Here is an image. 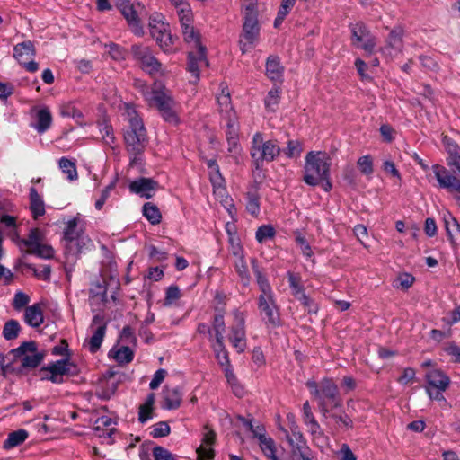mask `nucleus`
Returning a JSON list of instances; mask_svg holds the SVG:
<instances>
[{
  "label": "nucleus",
  "instance_id": "393cba45",
  "mask_svg": "<svg viewBox=\"0 0 460 460\" xmlns=\"http://www.w3.org/2000/svg\"><path fill=\"white\" fill-rule=\"evenodd\" d=\"M182 401L181 390L175 387L165 386L163 390V408L175 410L180 407Z\"/></svg>",
  "mask_w": 460,
  "mask_h": 460
},
{
  "label": "nucleus",
  "instance_id": "052dcab7",
  "mask_svg": "<svg viewBox=\"0 0 460 460\" xmlns=\"http://www.w3.org/2000/svg\"><path fill=\"white\" fill-rule=\"evenodd\" d=\"M303 419L305 423L311 429H316L319 428V425L314 419V416L312 412V408L308 402H305L303 404Z\"/></svg>",
  "mask_w": 460,
  "mask_h": 460
},
{
  "label": "nucleus",
  "instance_id": "c85d7f7f",
  "mask_svg": "<svg viewBox=\"0 0 460 460\" xmlns=\"http://www.w3.org/2000/svg\"><path fill=\"white\" fill-rule=\"evenodd\" d=\"M253 438L259 443L263 455L269 460H279L276 455L277 447L274 440L266 433H253Z\"/></svg>",
  "mask_w": 460,
  "mask_h": 460
},
{
  "label": "nucleus",
  "instance_id": "69168bd1",
  "mask_svg": "<svg viewBox=\"0 0 460 460\" xmlns=\"http://www.w3.org/2000/svg\"><path fill=\"white\" fill-rule=\"evenodd\" d=\"M181 297V290L177 286H170L166 289L165 298L164 305L166 306L172 305Z\"/></svg>",
  "mask_w": 460,
  "mask_h": 460
},
{
  "label": "nucleus",
  "instance_id": "1a4fd4ad",
  "mask_svg": "<svg viewBox=\"0 0 460 460\" xmlns=\"http://www.w3.org/2000/svg\"><path fill=\"white\" fill-rule=\"evenodd\" d=\"M64 241L68 249L73 250L75 247L77 252H80L91 242L84 233V224L76 217L67 222L64 230Z\"/></svg>",
  "mask_w": 460,
  "mask_h": 460
},
{
  "label": "nucleus",
  "instance_id": "49530a36",
  "mask_svg": "<svg viewBox=\"0 0 460 460\" xmlns=\"http://www.w3.org/2000/svg\"><path fill=\"white\" fill-rule=\"evenodd\" d=\"M235 270L243 286H248L251 281L248 266L244 261V257L236 258L234 261Z\"/></svg>",
  "mask_w": 460,
  "mask_h": 460
},
{
  "label": "nucleus",
  "instance_id": "6e6552de",
  "mask_svg": "<svg viewBox=\"0 0 460 460\" xmlns=\"http://www.w3.org/2000/svg\"><path fill=\"white\" fill-rule=\"evenodd\" d=\"M425 391L431 400L444 401L443 393L449 387L450 377L441 369L433 368L425 375Z\"/></svg>",
  "mask_w": 460,
  "mask_h": 460
},
{
  "label": "nucleus",
  "instance_id": "0e129e2a",
  "mask_svg": "<svg viewBox=\"0 0 460 460\" xmlns=\"http://www.w3.org/2000/svg\"><path fill=\"white\" fill-rule=\"evenodd\" d=\"M117 180L114 179L110 184H108L104 190H102L101 197L95 201V208L98 210H101L105 204L106 200L109 199L111 192L114 190L116 186Z\"/></svg>",
  "mask_w": 460,
  "mask_h": 460
},
{
  "label": "nucleus",
  "instance_id": "423d86ee",
  "mask_svg": "<svg viewBox=\"0 0 460 460\" xmlns=\"http://www.w3.org/2000/svg\"><path fill=\"white\" fill-rule=\"evenodd\" d=\"M260 29L256 4L250 3L245 7L243 31L239 40L242 53L244 54L255 48L259 41Z\"/></svg>",
  "mask_w": 460,
  "mask_h": 460
},
{
  "label": "nucleus",
  "instance_id": "2f4dec72",
  "mask_svg": "<svg viewBox=\"0 0 460 460\" xmlns=\"http://www.w3.org/2000/svg\"><path fill=\"white\" fill-rule=\"evenodd\" d=\"M287 440L291 447V455L296 458L301 452L310 448L303 433H287Z\"/></svg>",
  "mask_w": 460,
  "mask_h": 460
},
{
  "label": "nucleus",
  "instance_id": "338daca9",
  "mask_svg": "<svg viewBox=\"0 0 460 460\" xmlns=\"http://www.w3.org/2000/svg\"><path fill=\"white\" fill-rule=\"evenodd\" d=\"M153 457L154 460H178L176 456L166 448L159 446L153 448Z\"/></svg>",
  "mask_w": 460,
  "mask_h": 460
},
{
  "label": "nucleus",
  "instance_id": "a18cd8bd",
  "mask_svg": "<svg viewBox=\"0 0 460 460\" xmlns=\"http://www.w3.org/2000/svg\"><path fill=\"white\" fill-rule=\"evenodd\" d=\"M207 165L209 170V178L213 186L217 188L222 187L225 181L220 173L217 163L211 159L207 162Z\"/></svg>",
  "mask_w": 460,
  "mask_h": 460
},
{
  "label": "nucleus",
  "instance_id": "8fccbe9b",
  "mask_svg": "<svg viewBox=\"0 0 460 460\" xmlns=\"http://www.w3.org/2000/svg\"><path fill=\"white\" fill-rule=\"evenodd\" d=\"M230 225H226V232L229 235L230 252L235 258L243 256V250L239 238L232 234Z\"/></svg>",
  "mask_w": 460,
  "mask_h": 460
},
{
  "label": "nucleus",
  "instance_id": "f8f14e48",
  "mask_svg": "<svg viewBox=\"0 0 460 460\" xmlns=\"http://www.w3.org/2000/svg\"><path fill=\"white\" fill-rule=\"evenodd\" d=\"M431 168L439 188L445 189L452 193L457 204L460 206V179L445 166L438 164H433Z\"/></svg>",
  "mask_w": 460,
  "mask_h": 460
},
{
  "label": "nucleus",
  "instance_id": "3c124183",
  "mask_svg": "<svg viewBox=\"0 0 460 460\" xmlns=\"http://www.w3.org/2000/svg\"><path fill=\"white\" fill-rule=\"evenodd\" d=\"M235 426L243 429L245 431H261L262 428L253 423V418L248 414L246 417L238 415L235 419Z\"/></svg>",
  "mask_w": 460,
  "mask_h": 460
},
{
  "label": "nucleus",
  "instance_id": "7c9ffc66",
  "mask_svg": "<svg viewBox=\"0 0 460 460\" xmlns=\"http://www.w3.org/2000/svg\"><path fill=\"white\" fill-rule=\"evenodd\" d=\"M30 210L32 215V217L37 220L40 217H42L45 210V203L41 198V196L38 193L37 190L34 187L30 189Z\"/></svg>",
  "mask_w": 460,
  "mask_h": 460
},
{
  "label": "nucleus",
  "instance_id": "603ef678",
  "mask_svg": "<svg viewBox=\"0 0 460 460\" xmlns=\"http://www.w3.org/2000/svg\"><path fill=\"white\" fill-rule=\"evenodd\" d=\"M59 167L62 172L66 174V177L69 181H74L77 179V171L76 166L74 162L71 160L62 157L59 160Z\"/></svg>",
  "mask_w": 460,
  "mask_h": 460
},
{
  "label": "nucleus",
  "instance_id": "58836bf2",
  "mask_svg": "<svg viewBox=\"0 0 460 460\" xmlns=\"http://www.w3.org/2000/svg\"><path fill=\"white\" fill-rule=\"evenodd\" d=\"M98 127L104 145L111 149H115L117 146V140L112 126L106 121H102L98 124Z\"/></svg>",
  "mask_w": 460,
  "mask_h": 460
},
{
  "label": "nucleus",
  "instance_id": "0eeeda50",
  "mask_svg": "<svg viewBox=\"0 0 460 460\" xmlns=\"http://www.w3.org/2000/svg\"><path fill=\"white\" fill-rule=\"evenodd\" d=\"M162 18V15L158 13L150 16L148 24L150 35L164 52H172L175 50L176 39L172 37L169 25L164 22Z\"/></svg>",
  "mask_w": 460,
  "mask_h": 460
},
{
  "label": "nucleus",
  "instance_id": "5fc2aeb1",
  "mask_svg": "<svg viewBox=\"0 0 460 460\" xmlns=\"http://www.w3.org/2000/svg\"><path fill=\"white\" fill-rule=\"evenodd\" d=\"M275 234L276 231L272 226L262 225L257 229L255 238L258 243H262L267 240L273 238Z\"/></svg>",
  "mask_w": 460,
  "mask_h": 460
},
{
  "label": "nucleus",
  "instance_id": "680f3d73",
  "mask_svg": "<svg viewBox=\"0 0 460 460\" xmlns=\"http://www.w3.org/2000/svg\"><path fill=\"white\" fill-rule=\"evenodd\" d=\"M357 164L360 172L365 175L372 174L373 169V159L371 155H367L359 157L357 161Z\"/></svg>",
  "mask_w": 460,
  "mask_h": 460
},
{
  "label": "nucleus",
  "instance_id": "a19ab883",
  "mask_svg": "<svg viewBox=\"0 0 460 460\" xmlns=\"http://www.w3.org/2000/svg\"><path fill=\"white\" fill-rule=\"evenodd\" d=\"M225 376L227 384L231 386V389L235 396L241 398L244 395L245 390L240 384L238 378L234 373L233 367L224 368Z\"/></svg>",
  "mask_w": 460,
  "mask_h": 460
},
{
  "label": "nucleus",
  "instance_id": "412c9836",
  "mask_svg": "<svg viewBox=\"0 0 460 460\" xmlns=\"http://www.w3.org/2000/svg\"><path fill=\"white\" fill-rule=\"evenodd\" d=\"M128 188L132 193H136L148 199L153 197L155 191L157 190L158 183L153 179L140 177L131 181Z\"/></svg>",
  "mask_w": 460,
  "mask_h": 460
},
{
  "label": "nucleus",
  "instance_id": "2eb2a0df",
  "mask_svg": "<svg viewBox=\"0 0 460 460\" xmlns=\"http://www.w3.org/2000/svg\"><path fill=\"white\" fill-rule=\"evenodd\" d=\"M107 324L108 323L103 314H98L93 317L92 323L90 325L92 336L89 340L85 341V342H87L88 349L92 353H95L101 348L106 333Z\"/></svg>",
  "mask_w": 460,
  "mask_h": 460
},
{
  "label": "nucleus",
  "instance_id": "c9c22d12",
  "mask_svg": "<svg viewBox=\"0 0 460 460\" xmlns=\"http://www.w3.org/2000/svg\"><path fill=\"white\" fill-rule=\"evenodd\" d=\"M284 68L278 57H269L266 62V75L272 81H279L283 75Z\"/></svg>",
  "mask_w": 460,
  "mask_h": 460
},
{
  "label": "nucleus",
  "instance_id": "bf43d9fd",
  "mask_svg": "<svg viewBox=\"0 0 460 460\" xmlns=\"http://www.w3.org/2000/svg\"><path fill=\"white\" fill-rule=\"evenodd\" d=\"M414 280L415 278L411 274L404 272L397 277L394 287L402 290H407L413 285Z\"/></svg>",
  "mask_w": 460,
  "mask_h": 460
},
{
  "label": "nucleus",
  "instance_id": "4c0bfd02",
  "mask_svg": "<svg viewBox=\"0 0 460 460\" xmlns=\"http://www.w3.org/2000/svg\"><path fill=\"white\" fill-rule=\"evenodd\" d=\"M214 339L216 341H224V333L226 331V323L224 319V312L217 310L214 315L212 325L210 326Z\"/></svg>",
  "mask_w": 460,
  "mask_h": 460
},
{
  "label": "nucleus",
  "instance_id": "aec40b11",
  "mask_svg": "<svg viewBox=\"0 0 460 460\" xmlns=\"http://www.w3.org/2000/svg\"><path fill=\"white\" fill-rule=\"evenodd\" d=\"M140 4H123L121 7V13L127 20V22L131 31L138 37L144 35V28L138 18L137 8H140Z\"/></svg>",
  "mask_w": 460,
  "mask_h": 460
},
{
  "label": "nucleus",
  "instance_id": "b1692460",
  "mask_svg": "<svg viewBox=\"0 0 460 460\" xmlns=\"http://www.w3.org/2000/svg\"><path fill=\"white\" fill-rule=\"evenodd\" d=\"M32 111L36 121L31 124V127L39 134L46 132L51 127L53 120L49 108L47 106L34 107Z\"/></svg>",
  "mask_w": 460,
  "mask_h": 460
},
{
  "label": "nucleus",
  "instance_id": "e433bc0d",
  "mask_svg": "<svg viewBox=\"0 0 460 460\" xmlns=\"http://www.w3.org/2000/svg\"><path fill=\"white\" fill-rule=\"evenodd\" d=\"M109 354L112 356L115 361L119 365L128 364L134 358V352L128 345L113 348L110 350Z\"/></svg>",
  "mask_w": 460,
  "mask_h": 460
},
{
  "label": "nucleus",
  "instance_id": "4d7b16f0",
  "mask_svg": "<svg viewBox=\"0 0 460 460\" xmlns=\"http://www.w3.org/2000/svg\"><path fill=\"white\" fill-rule=\"evenodd\" d=\"M29 303L30 296L22 291H17L14 294L12 305L15 311L20 312L22 309H25Z\"/></svg>",
  "mask_w": 460,
  "mask_h": 460
},
{
  "label": "nucleus",
  "instance_id": "4be33fe9",
  "mask_svg": "<svg viewBox=\"0 0 460 460\" xmlns=\"http://www.w3.org/2000/svg\"><path fill=\"white\" fill-rule=\"evenodd\" d=\"M443 146L447 154V165L460 176V146L451 137L445 136L442 139Z\"/></svg>",
  "mask_w": 460,
  "mask_h": 460
},
{
  "label": "nucleus",
  "instance_id": "dca6fc26",
  "mask_svg": "<svg viewBox=\"0 0 460 460\" xmlns=\"http://www.w3.org/2000/svg\"><path fill=\"white\" fill-rule=\"evenodd\" d=\"M16 357H21V363L23 367H37L43 357L37 351V346L34 341H25L17 349L13 350Z\"/></svg>",
  "mask_w": 460,
  "mask_h": 460
},
{
  "label": "nucleus",
  "instance_id": "6e6d98bb",
  "mask_svg": "<svg viewBox=\"0 0 460 460\" xmlns=\"http://www.w3.org/2000/svg\"><path fill=\"white\" fill-rule=\"evenodd\" d=\"M42 238H43L42 232L39 228H32V229H31V231L29 233L28 238L23 240L22 243L31 251L35 246L41 243Z\"/></svg>",
  "mask_w": 460,
  "mask_h": 460
},
{
  "label": "nucleus",
  "instance_id": "774afa93",
  "mask_svg": "<svg viewBox=\"0 0 460 460\" xmlns=\"http://www.w3.org/2000/svg\"><path fill=\"white\" fill-rule=\"evenodd\" d=\"M284 152L288 158L299 156L302 152L301 143L297 140H289Z\"/></svg>",
  "mask_w": 460,
  "mask_h": 460
},
{
  "label": "nucleus",
  "instance_id": "09e8293b",
  "mask_svg": "<svg viewBox=\"0 0 460 460\" xmlns=\"http://www.w3.org/2000/svg\"><path fill=\"white\" fill-rule=\"evenodd\" d=\"M20 331L21 326L18 321L9 320L4 325L3 336L5 340L11 341L18 337Z\"/></svg>",
  "mask_w": 460,
  "mask_h": 460
},
{
  "label": "nucleus",
  "instance_id": "72a5a7b5",
  "mask_svg": "<svg viewBox=\"0 0 460 460\" xmlns=\"http://www.w3.org/2000/svg\"><path fill=\"white\" fill-rule=\"evenodd\" d=\"M216 433H206V436L199 446L197 448L196 453L198 460H211L214 457V450L212 449V444L215 441Z\"/></svg>",
  "mask_w": 460,
  "mask_h": 460
},
{
  "label": "nucleus",
  "instance_id": "9b49d317",
  "mask_svg": "<svg viewBox=\"0 0 460 460\" xmlns=\"http://www.w3.org/2000/svg\"><path fill=\"white\" fill-rule=\"evenodd\" d=\"M131 54L146 73L155 75L161 71L162 64L155 58L149 47L134 44L131 46Z\"/></svg>",
  "mask_w": 460,
  "mask_h": 460
},
{
  "label": "nucleus",
  "instance_id": "f3484780",
  "mask_svg": "<svg viewBox=\"0 0 460 460\" xmlns=\"http://www.w3.org/2000/svg\"><path fill=\"white\" fill-rule=\"evenodd\" d=\"M184 41L193 49L204 48L200 42V34L193 26V13L179 18Z\"/></svg>",
  "mask_w": 460,
  "mask_h": 460
},
{
  "label": "nucleus",
  "instance_id": "864d4df0",
  "mask_svg": "<svg viewBox=\"0 0 460 460\" xmlns=\"http://www.w3.org/2000/svg\"><path fill=\"white\" fill-rule=\"evenodd\" d=\"M105 48L108 49V53L113 60L122 61L126 59L128 52L123 47L116 43L111 42L109 44H106Z\"/></svg>",
  "mask_w": 460,
  "mask_h": 460
},
{
  "label": "nucleus",
  "instance_id": "de8ad7c7",
  "mask_svg": "<svg viewBox=\"0 0 460 460\" xmlns=\"http://www.w3.org/2000/svg\"><path fill=\"white\" fill-rule=\"evenodd\" d=\"M296 0H282L279 9L278 11L277 17L274 21V26L279 27L285 20L287 15L290 13L294 7Z\"/></svg>",
  "mask_w": 460,
  "mask_h": 460
},
{
  "label": "nucleus",
  "instance_id": "cd10ccee",
  "mask_svg": "<svg viewBox=\"0 0 460 460\" xmlns=\"http://www.w3.org/2000/svg\"><path fill=\"white\" fill-rule=\"evenodd\" d=\"M217 99L218 110L224 120L237 117L235 111L233 109L230 93L226 87L222 88Z\"/></svg>",
  "mask_w": 460,
  "mask_h": 460
},
{
  "label": "nucleus",
  "instance_id": "473e14b6",
  "mask_svg": "<svg viewBox=\"0 0 460 460\" xmlns=\"http://www.w3.org/2000/svg\"><path fill=\"white\" fill-rule=\"evenodd\" d=\"M226 124V139L229 145L228 150L233 152L238 147L239 141V125L237 117L233 119H225Z\"/></svg>",
  "mask_w": 460,
  "mask_h": 460
},
{
  "label": "nucleus",
  "instance_id": "f03ea898",
  "mask_svg": "<svg viewBox=\"0 0 460 460\" xmlns=\"http://www.w3.org/2000/svg\"><path fill=\"white\" fill-rule=\"evenodd\" d=\"M120 109L129 125L124 133V139L130 155V164H137L146 147V128L134 105L125 102Z\"/></svg>",
  "mask_w": 460,
  "mask_h": 460
},
{
  "label": "nucleus",
  "instance_id": "e2e57ef3",
  "mask_svg": "<svg viewBox=\"0 0 460 460\" xmlns=\"http://www.w3.org/2000/svg\"><path fill=\"white\" fill-rule=\"evenodd\" d=\"M288 277L289 287L292 289V293H293L294 296L296 297L301 293L304 292V288L301 284V278L293 272H288Z\"/></svg>",
  "mask_w": 460,
  "mask_h": 460
},
{
  "label": "nucleus",
  "instance_id": "ea45409f",
  "mask_svg": "<svg viewBox=\"0 0 460 460\" xmlns=\"http://www.w3.org/2000/svg\"><path fill=\"white\" fill-rule=\"evenodd\" d=\"M218 364L224 368L232 367L228 352L225 347L224 341H214L211 345Z\"/></svg>",
  "mask_w": 460,
  "mask_h": 460
},
{
  "label": "nucleus",
  "instance_id": "bb28decb",
  "mask_svg": "<svg viewBox=\"0 0 460 460\" xmlns=\"http://www.w3.org/2000/svg\"><path fill=\"white\" fill-rule=\"evenodd\" d=\"M46 370L49 374H58L64 376H76L78 374V368L75 364L71 362L68 358L58 360L49 364Z\"/></svg>",
  "mask_w": 460,
  "mask_h": 460
},
{
  "label": "nucleus",
  "instance_id": "6ab92c4d",
  "mask_svg": "<svg viewBox=\"0 0 460 460\" xmlns=\"http://www.w3.org/2000/svg\"><path fill=\"white\" fill-rule=\"evenodd\" d=\"M208 62L206 58V49H196L195 51H190L188 55V71L191 74V83L196 84L199 80V70L202 66H207Z\"/></svg>",
  "mask_w": 460,
  "mask_h": 460
},
{
  "label": "nucleus",
  "instance_id": "7ed1b4c3",
  "mask_svg": "<svg viewBox=\"0 0 460 460\" xmlns=\"http://www.w3.org/2000/svg\"><path fill=\"white\" fill-rule=\"evenodd\" d=\"M306 386L316 399L319 410L324 417H327L331 411L342 407L338 385L332 378H323L319 383L309 380Z\"/></svg>",
  "mask_w": 460,
  "mask_h": 460
},
{
  "label": "nucleus",
  "instance_id": "9d476101",
  "mask_svg": "<svg viewBox=\"0 0 460 460\" xmlns=\"http://www.w3.org/2000/svg\"><path fill=\"white\" fill-rule=\"evenodd\" d=\"M233 322L230 326L228 340L238 353L246 349V330H245V313L239 309H234L231 313Z\"/></svg>",
  "mask_w": 460,
  "mask_h": 460
},
{
  "label": "nucleus",
  "instance_id": "20e7f679",
  "mask_svg": "<svg viewBox=\"0 0 460 460\" xmlns=\"http://www.w3.org/2000/svg\"><path fill=\"white\" fill-rule=\"evenodd\" d=\"M332 159L326 152L310 151L306 154L303 181L309 186L320 185L330 176Z\"/></svg>",
  "mask_w": 460,
  "mask_h": 460
},
{
  "label": "nucleus",
  "instance_id": "a211bd4d",
  "mask_svg": "<svg viewBox=\"0 0 460 460\" xmlns=\"http://www.w3.org/2000/svg\"><path fill=\"white\" fill-rule=\"evenodd\" d=\"M402 35L403 31L399 28L394 29L390 31L385 46L381 48V52L384 56L393 59L402 52Z\"/></svg>",
  "mask_w": 460,
  "mask_h": 460
},
{
  "label": "nucleus",
  "instance_id": "13d9d810",
  "mask_svg": "<svg viewBox=\"0 0 460 460\" xmlns=\"http://www.w3.org/2000/svg\"><path fill=\"white\" fill-rule=\"evenodd\" d=\"M28 433H9L7 439L4 443V449H10L19 446L26 440Z\"/></svg>",
  "mask_w": 460,
  "mask_h": 460
},
{
  "label": "nucleus",
  "instance_id": "5701e85b",
  "mask_svg": "<svg viewBox=\"0 0 460 460\" xmlns=\"http://www.w3.org/2000/svg\"><path fill=\"white\" fill-rule=\"evenodd\" d=\"M261 194L257 183H252L247 187L244 193L245 208L249 214L257 217L261 212Z\"/></svg>",
  "mask_w": 460,
  "mask_h": 460
},
{
  "label": "nucleus",
  "instance_id": "37998d69",
  "mask_svg": "<svg viewBox=\"0 0 460 460\" xmlns=\"http://www.w3.org/2000/svg\"><path fill=\"white\" fill-rule=\"evenodd\" d=\"M281 91L279 87L270 89L264 99V105L268 111H275L279 106Z\"/></svg>",
  "mask_w": 460,
  "mask_h": 460
},
{
  "label": "nucleus",
  "instance_id": "a878e982",
  "mask_svg": "<svg viewBox=\"0 0 460 460\" xmlns=\"http://www.w3.org/2000/svg\"><path fill=\"white\" fill-rule=\"evenodd\" d=\"M24 322L32 328L40 327L44 322L43 308L39 303L29 305L24 309Z\"/></svg>",
  "mask_w": 460,
  "mask_h": 460
},
{
  "label": "nucleus",
  "instance_id": "f257e3e1",
  "mask_svg": "<svg viewBox=\"0 0 460 460\" xmlns=\"http://www.w3.org/2000/svg\"><path fill=\"white\" fill-rule=\"evenodd\" d=\"M251 263L261 292L258 296V309L261 320L268 328H276L280 325V315L272 288L258 266L256 259H252Z\"/></svg>",
  "mask_w": 460,
  "mask_h": 460
},
{
  "label": "nucleus",
  "instance_id": "f704fd0d",
  "mask_svg": "<svg viewBox=\"0 0 460 460\" xmlns=\"http://www.w3.org/2000/svg\"><path fill=\"white\" fill-rule=\"evenodd\" d=\"M445 227L451 243L454 245L460 244V224L456 221L452 215L448 214L447 217H444Z\"/></svg>",
  "mask_w": 460,
  "mask_h": 460
},
{
  "label": "nucleus",
  "instance_id": "39448f33",
  "mask_svg": "<svg viewBox=\"0 0 460 460\" xmlns=\"http://www.w3.org/2000/svg\"><path fill=\"white\" fill-rule=\"evenodd\" d=\"M281 149L276 140H265L261 132H256L252 138L250 155L257 170L263 164L274 161L280 154Z\"/></svg>",
  "mask_w": 460,
  "mask_h": 460
},
{
  "label": "nucleus",
  "instance_id": "c756f323",
  "mask_svg": "<svg viewBox=\"0 0 460 460\" xmlns=\"http://www.w3.org/2000/svg\"><path fill=\"white\" fill-rule=\"evenodd\" d=\"M58 111L60 116L64 118H72L78 125H84V114L77 108L75 102L69 101L60 103L58 106Z\"/></svg>",
  "mask_w": 460,
  "mask_h": 460
},
{
  "label": "nucleus",
  "instance_id": "c03bdc74",
  "mask_svg": "<svg viewBox=\"0 0 460 460\" xmlns=\"http://www.w3.org/2000/svg\"><path fill=\"white\" fill-rule=\"evenodd\" d=\"M352 44L358 48L363 49L367 54H372L375 50L376 42L375 37H373L370 33L364 35V37L358 38L356 41L352 42Z\"/></svg>",
  "mask_w": 460,
  "mask_h": 460
},
{
  "label": "nucleus",
  "instance_id": "ddd939ff",
  "mask_svg": "<svg viewBox=\"0 0 460 460\" xmlns=\"http://www.w3.org/2000/svg\"><path fill=\"white\" fill-rule=\"evenodd\" d=\"M142 93L149 105L156 107L160 113L172 105H175L173 99L167 94L162 84L155 83L152 87L145 85L143 86Z\"/></svg>",
  "mask_w": 460,
  "mask_h": 460
},
{
  "label": "nucleus",
  "instance_id": "79ce46f5",
  "mask_svg": "<svg viewBox=\"0 0 460 460\" xmlns=\"http://www.w3.org/2000/svg\"><path fill=\"white\" fill-rule=\"evenodd\" d=\"M143 216L152 224L157 225L161 222L162 215L159 208L153 203L147 202L143 206Z\"/></svg>",
  "mask_w": 460,
  "mask_h": 460
},
{
  "label": "nucleus",
  "instance_id": "4468645a",
  "mask_svg": "<svg viewBox=\"0 0 460 460\" xmlns=\"http://www.w3.org/2000/svg\"><path fill=\"white\" fill-rule=\"evenodd\" d=\"M35 55L36 49L31 40L18 43L13 47V58L31 73H34L39 69L38 63L33 60Z\"/></svg>",
  "mask_w": 460,
  "mask_h": 460
}]
</instances>
